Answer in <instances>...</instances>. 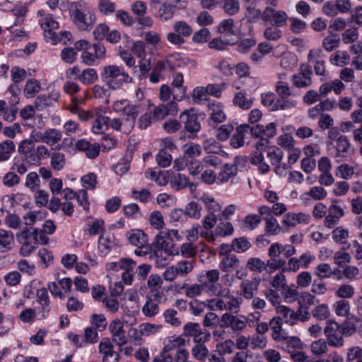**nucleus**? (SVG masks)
<instances>
[{
  "instance_id": "obj_1",
  "label": "nucleus",
  "mask_w": 362,
  "mask_h": 362,
  "mask_svg": "<svg viewBox=\"0 0 362 362\" xmlns=\"http://www.w3.org/2000/svg\"><path fill=\"white\" fill-rule=\"evenodd\" d=\"M182 236L177 229L166 228L160 230L154 239L156 257V264L158 267H163L168 262L167 256L177 254L175 250V241H181Z\"/></svg>"
},
{
  "instance_id": "obj_2",
  "label": "nucleus",
  "mask_w": 362,
  "mask_h": 362,
  "mask_svg": "<svg viewBox=\"0 0 362 362\" xmlns=\"http://www.w3.org/2000/svg\"><path fill=\"white\" fill-rule=\"evenodd\" d=\"M69 16L76 28L83 31L90 30L96 22V16L90 6L83 0L71 4Z\"/></svg>"
},
{
  "instance_id": "obj_3",
  "label": "nucleus",
  "mask_w": 362,
  "mask_h": 362,
  "mask_svg": "<svg viewBox=\"0 0 362 362\" xmlns=\"http://www.w3.org/2000/svg\"><path fill=\"white\" fill-rule=\"evenodd\" d=\"M101 78L105 84L112 90H117L124 83H130L132 78L122 66H105L101 73Z\"/></svg>"
},
{
  "instance_id": "obj_4",
  "label": "nucleus",
  "mask_w": 362,
  "mask_h": 362,
  "mask_svg": "<svg viewBox=\"0 0 362 362\" xmlns=\"http://www.w3.org/2000/svg\"><path fill=\"white\" fill-rule=\"evenodd\" d=\"M247 162L245 157L237 156L234 158L233 164L226 163L220 169L218 175V185L225 184L232 180L238 174V167Z\"/></svg>"
},
{
  "instance_id": "obj_5",
  "label": "nucleus",
  "mask_w": 362,
  "mask_h": 362,
  "mask_svg": "<svg viewBox=\"0 0 362 362\" xmlns=\"http://www.w3.org/2000/svg\"><path fill=\"white\" fill-rule=\"evenodd\" d=\"M37 16L38 23L44 31L46 40L48 41L50 37L54 38L55 30L59 28V23L51 13H47L45 10L38 11Z\"/></svg>"
},
{
  "instance_id": "obj_6",
  "label": "nucleus",
  "mask_w": 362,
  "mask_h": 362,
  "mask_svg": "<svg viewBox=\"0 0 362 362\" xmlns=\"http://www.w3.org/2000/svg\"><path fill=\"white\" fill-rule=\"evenodd\" d=\"M262 104L270 111L288 110L294 107L297 102L295 100L275 99V95L269 93L262 95Z\"/></svg>"
},
{
  "instance_id": "obj_7",
  "label": "nucleus",
  "mask_w": 362,
  "mask_h": 362,
  "mask_svg": "<svg viewBox=\"0 0 362 362\" xmlns=\"http://www.w3.org/2000/svg\"><path fill=\"white\" fill-rule=\"evenodd\" d=\"M288 18L286 11L267 6L262 11V20L264 23H270L281 28L286 25Z\"/></svg>"
},
{
  "instance_id": "obj_8",
  "label": "nucleus",
  "mask_w": 362,
  "mask_h": 362,
  "mask_svg": "<svg viewBox=\"0 0 362 362\" xmlns=\"http://www.w3.org/2000/svg\"><path fill=\"white\" fill-rule=\"evenodd\" d=\"M109 332L112 340L119 346H122L128 343L127 332L124 329V322L119 318L112 320L109 324Z\"/></svg>"
},
{
  "instance_id": "obj_9",
  "label": "nucleus",
  "mask_w": 362,
  "mask_h": 362,
  "mask_svg": "<svg viewBox=\"0 0 362 362\" xmlns=\"http://www.w3.org/2000/svg\"><path fill=\"white\" fill-rule=\"evenodd\" d=\"M213 296L223 297L225 299L226 310H229L234 313L239 312L243 300L241 298L232 296L229 288H222L221 286L214 292Z\"/></svg>"
},
{
  "instance_id": "obj_10",
  "label": "nucleus",
  "mask_w": 362,
  "mask_h": 362,
  "mask_svg": "<svg viewBox=\"0 0 362 362\" xmlns=\"http://www.w3.org/2000/svg\"><path fill=\"white\" fill-rule=\"evenodd\" d=\"M313 72L308 64H301L298 72L292 76L293 84L297 88H305L312 84Z\"/></svg>"
},
{
  "instance_id": "obj_11",
  "label": "nucleus",
  "mask_w": 362,
  "mask_h": 362,
  "mask_svg": "<svg viewBox=\"0 0 362 362\" xmlns=\"http://www.w3.org/2000/svg\"><path fill=\"white\" fill-rule=\"evenodd\" d=\"M16 236L18 243L22 245L19 250L20 255L23 257L29 256L37 247L33 233L26 229L18 233Z\"/></svg>"
},
{
  "instance_id": "obj_12",
  "label": "nucleus",
  "mask_w": 362,
  "mask_h": 362,
  "mask_svg": "<svg viewBox=\"0 0 362 362\" xmlns=\"http://www.w3.org/2000/svg\"><path fill=\"white\" fill-rule=\"evenodd\" d=\"M338 203L339 200H333L327 209L328 214L324 220V226L327 228H334L344 216V211Z\"/></svg>"
},
{
  "instance_id": "obj_13",
  "label": "nucleus",
  "mask_w": 362,
  "mask_h": 362,
  "mask_svg": "<svg viewBox=\"0 0 362 362\" xmlns=\"http://www.w3.org/2000/svg\"><path fill=\"white\" fill-rule=\"evenodd\" d=\"M324 332L327 337V343L329 346L333 347H340L344 344L342 334L337 323H328L325 328Z\"/></svg>"
},
{
  "instance_id": "obj_14",
  "label": "nucleus",
  "mask_w": 362,
  "mask_h": 362,
  "mask_svg": "<svg viewBox=\"0 0 362 362\" xmlns=\"http://www.w3.org/2000/svg\"><path fill=\"white\" fill-rule=\"evenodd\" d=\"M221 285H209L205 283L187 284L184 286L185 294L189 298H194L202 294L204 291H206L210 296H213L214 292L217 288H221Z\"/></svg>"
},
{
  "instance_id": "obj_15",
  "label": "nucleus",
  "mask_w": 362,
  "mask_h": 362,
  "mask_svg": "<svg viewBox=\"0 0 362 362\" xmlns=\"http://www.w3.org/2000/svg\"><path fill=\"white\" fill-rule=\"evenodd\" d=\"M105 48L100 44H94L90 46L88 50L83 52L81 58L83 62L88 64L92 65L98 59L103 58L105 55Z\"/></svg>"
},
{
  "instance_id": "obj_16",
  "label": "nucleus",
  "mask_w": 362,
  "mask_h": 362,
  "mask_svg": "<svg viewBox=\"0 0 362 362\" xmlns=\"http://www.w3.org/2000/svg\"><path fill=\"white\" fill-rule=\"evenodd\" d=\"M98 349L103 355L104 362H118L119 354L114 351V346L109 338H103L100 341Z\"/></svg>"
},
{
  "instance_id": "obj_17",
  "label": "nucleus",
  "mask_w": 362,
  "mask_h": 362,
  "mask_svg": "<svg viewBox=\"0 0 362 362\" xmlns=\"http://www.w3.org/2000/svg\"><path fill=\"white\" fill-rule=\"evenodd\" d=\"M327 196V192L321 186H314L307 192H304L300 196V201L304 204H309L311 201L320 202L325 199Z\"/></svg>"
},
{
  "instance_id": "obj_18",
  "label": "nucleus",
  "mask_w": 362,
  "mask_h": 362,
  "mask_svg": "<svg viewBox=\"0 0 362 362\" xmlns=\"http://www.w3.org/2000/svg\"><path fill=\"white\" fill-rule=\"evenodd\" d=\"M126 238L131 245L136 247L146 249V245L148 244V235L141 229L129 230L126 234Z\"/></svg>"
},
{
  "instance_id": "obj_19",
  "label": "nucleus",
  "mask_w": 362,
  "mask_h": 362,
  "mask_svg": "<svg viewBox=\"0 0 362 362\" xmlns=\"http://www.w3.org/2000/svg\"><path fill=\"white\" fill-rule=\"evenodd\" d=\"M117 245L116 240L113 234L103 233L98 242V251L100 256H107Z\"/></svg>"
},
{
  "instance_id": "obj_20",
  "label": "nucleus",
  "mask_w": 362,
  "mask_h": 362,
  "mask_svg": "<svg viewBox=\"0 0 362 362\" xmlns=\"http://www.w3.org/2000/svg\"><path fill=\"white\" fill-rule=\"evenodd\" d=\"M310 219L311 217L308 214L289 212L285 214L282 223L286 226L295 227L298 224H308Z\"/></svg>"
},
{
  "instance_id": "obj_21",
  "label": "nucleus",
  "mask_w": 362,
  "mask_h": 362,
  "mask_svg": "<svg viewBox=\"0 0 362 362\" xmlns=\"http://www.w3.org/2000/svg\"><path fill=\"white\" fill-rule=\"evenodd\" d=\"M180 119L185 124L187 132L196 133L200 130L201 126L197 116L192 110H185L180 115Z\"/></svg>"
},
{
  "instance_id": "obj_22",
  "label": "nucleus",
  "mask_w": 362,
  "mask_h": 362,
  "mask_svg": "<svg viewBox=\"0 0 362 362\" xmlns=\"http://www.w3.org/2000/svg\"><path fill=\"white\" fill-rule=\"evenodd\" d=\"M186 340L182 336L173 335L168 337L163 340V348L160 351L163 354H170L174 350H178L185 346Z\"/></svg>"
},
{
  "instance_id": "obj_23",
  "label": "nucleus",
  "mask_w": 362,
  "mask_h": 362,
  "mask_svg": "<svg viewBox=\"0 0 362 362\" xmlns=\"http://www.w3.org/2000/svg\"><path fill=\"white\" fill-rule=\"evenodd\" d=\"M177 105L173 101L167 104H160L153 110V117L158 120H162L168 115H175L177 113Z\"/></svg>"
},
{
  "instance_id": "obj_24",
  "label": "nucleus",
  "mask_w": 362,
  "mask_h": 362,
  "mask_svg": "<svg viewBox=\"0 0 362 362\" xmlns=\"http://www.w3.org/2000/svg\"><path fill=\"white\" fill-rule=\"evenodd\" d=\"M259 284L258 280H243L240 285L241 295L247 300L253 298L258 290Z\"/></svg>"
},
{
  "instance_id": "obj_25",
  "label": "nucleus",
  "mask_w": 362,
  "mask_h": 362,
  "mask_svg": "<svg viewBox=\"0 0 362 362\" xmlns=\"http://www.w3.org/2000/svg\"><path fill=\"white\" fill-rule=\"evenodd\" d=\"M335 158H346L351 154V144L346 136L341 137V139L336 142ZM341 159L337 160L340 161Z\"/></svg>"
},
{
  "instance_id": "obj_26",
  "label": "nucleus",
  "mask_w": 362,
  "mask_h": 362,
  "mask_svg": "<svg viewBox=\"0 0 362 362\" xmlns=\"http://www.w3.org/2000/svg\"><path fill=\"white\" fill-rule=\"evenodd\" d=\"M285 338L282 339L281 348L288 354L293 353L296 350H301L303 347L302 341L297 337H290L287 333L284 334Z\"/></svg>"
},
{
  "instance_id": "obj_27",
  "label": "nucleus",
  "mask_w": 362,
  "mask_h": 362,
  "mask_svg": "<svg viewBox=\"0 0 362 362\" xmlns=\"http://www.w3.org/2000/svg\"><path fill=\"white\" fill-rule=\"evenodd\" d=\"M136 262L130 258H121L117 262H110L105 264V269L108 272H119L135 268Z\"/></svg>"
},
{
  "instance_id": "obj_28",
  "label": "nucleus",
  "mask_w": 362,
  "mask_h": 362,
  "mask_svg": "<svg viewBox=\"0 0 362 362\" xmlns=\"http://www.w3.org/2000/svg\"><path fill=\"white\" fill-rule=\"evenodd\" d=\"M134 127V124H133V120H128L124 117L121 118H114L111 119L110 122V127L112 129L124 134H129L132 131Z\"/></svg>"
},
{
  "instance_id": "obj_29",
  "label": "nucleus",
  "mask_w": 362,
  "mask_h": 362,
  "mask_svg": "<svg viewBox=\"0 0 362 362\" xmlns=\"http://www.w3.org/2000/svg\"><path fill=\"white\" fill-rule=\"evenodd\" d=\"M15 244L13 233L3 228L0 229V253L11 250Z\"/></svg>"
},
{
  "instance_id": "obj_30",
  "label": "nucleus",
  "mask_w": 362,
  "mask_h": 362,
  "mask_svg": "<svg viewBox=\"0 0 362 362\" xmlns=\"http://www.w3.org/2000/svg\"><path fill=\"white\" fill-rule=\"evenodd\" d=\"M283 320L280 316L274 317L269 321V326L272 330V337L275 341H280L285 338L286 332L282 328Z\"/></svg>"
},
{
  "instance_id": "obj_31",
  "label": "nucleus",
  "mask_w": 362,
  "mask_h": 362,
  "mask_svg": "<svg viewBox=\"0 0 362 362\" xmlns=\"http://www.w3.org/2000/svg\"><path fill=\"white\" fill-rule=\"evenodd\" d=\"M249 128L250 125L248 124H242L236 128L235 133L230 141V145L233 148H238L244 146L245 133Z\"/></svg>"
},
{
  "instance_id": "obj_32",
  "label": "nucleus",
  "mask_w": 362,
  "mask_h": 362,
  "mask_svg": "<svg viewBox=\"0 0 362 362\" xmlns=\"http://www.w3.org/2000/svg\"><path fill=\"white\" fill-rule=\"evenodd\" d=\"M37 300L42 307L41 316L45 318L50 311V302L47 288H39L37 291Z\"/></svg>"
},
{
  "instance_id": "obj_33",
  "label": "nucleus",
  "mask_w": 362,
  "mask_h": 362,
  "mask_svg": "<svg viewBox=\"0 0 362 362\" xmlns=\"http://www.w3.org/2000/svg\"><path fill=\"white\" fill-rule=\"evenodd\" d=\"M276 312L281 319L284 320V322L290 325H294L296 324V315L297 313L293 310L291 309L286 305H278L276 308Z\"/></svg>"
},
{
  "instance_id": "obj_34",
  "label": "nucleus",
  "mask_w": 362,
  "mask_h": 362,
  "mask_svg": "<svg viewBox=\"0 0 362 362\" xmlns=\"http://www.w3.org/2000/svg\"><path fill=\"white\" fill-rule=\"evenodd\" d=\"M198 199L204 204L206 209L210 214L218 212L221 209V205L209 193H203Z\"/></svg>"
},
{
  "instance_id": "obj_35",
  "label": "nucleus",
  "mask_w": 362,
  "mask_h": 362,
  "mask_svg": "<svg viewBox=\"0 0 362 362\" xmlns=\"http://www.w3.org/2000/svg\"><path fill=\"white\" fill-rule=\"evenodd\" d=\"M175 11V5L164 2L159 7L156 16L162 22H166L173 18Z\"/></svg>"
},
{
  "instance_id": "obj_36",
  "label": "nucleus",
  "mask_w": 362,
  "mask_h": 362,
  "mask_svg": "<svg viewBox=\"0 0 362 362\" xmlns=\"http://www.w3.org/2000/svg\"><path fill=\"white\" fill-rule=\"evenodd\" d=\"M263 152L255 151L250 155V162L252 164L258 165V170L262 174H265L269 171V165L264 161Z\"/></svg>"
},
{
  "instance_id": "obj_37",
  "label": "nucleus",
  "mask_w": 362,
  "mask_h": 362,
  "mask_svg": "<svg viewBox=\"0 0 362 362\" xmlns=\"http://www.w3.org/2000/svg\"><path fill=\"white\" fill-rule=\"evenodd\" d=\"M329 62L337 66H344L349 64L350 56L346 51L337 50L331 54Z\"/></svg>"
},
{
  "instance_id": "obj_38",
  "label": "nucleus",
  "mask_w": 362,
  "mask_h": 362,
  "mask_svg": "<svg viewBox=\"0 0 362 362\" xmlns=\"http://www.w3.org/2000/svg\"><path fill=\"white\" fill-rule=\"evenodd\" d=\"M45 211H30L25 213L23 216V223L26 226H33L37 222L42 221L46 217Z\"/></svg>"
},
{
  "instance_id": "obj_39",
  "label": "nucleus",
  "mask_w": 362,
  "mask_h": 362,
  "mask_svg": "<svg viewBox=\"0 0 362 362\" xmlns=\"http://www.w3.org/2000/svg\"><path fill=\"white\" fill-rule=\"evenodd\" d=\"M220 278V272L218 269H211L202 273L197 276L199 283H205L209 285H218L216 284Z\"/></svg>"
},
{
  "instance_id": "obj_40",
  "label": "nucleus",
  "mask_w": 362,
  "mask_h": 362,
  "mask_svg": "<svg viewBox=\"0 0 362 362\" xmlns=\"http://www.w3.org/2000/svg\"><path fill=\"white\" fill-rule=\"evenodd\" d=\"M41 90L40 83L35 78L28 79L23 88L24 95L27 98H33Z\"/></svg>"
},
{
  "instance_id": "obj_41",
  "label": "nucleus",
  "mask_w": 362,
  "mask_h": 362,
  "mask_svg": "<svg viewBox=\"0 0 362 362\" xmlns=\"http://www.w3.org/2000/svg\"><path fill=\"white\" fill-rule=\"evenodd\" d=\"M62 138V134L60 130L49 128L44 132L43 143L52 146L60 141Z\"/></svg>"
},
{
  "instance_id": "obj_42",
  "label": "nucleus",
  "mask_w": 362,
  "mask_h": 362,
  "mask_svg": "<svg viewBox=\"0 0 362 362\" xmlns=\"http://www.w3.org/2000/svg\"><path fill=\"white\" fill-rule=\"evenodd\" d=\"M239 259L235 255H228L223 257L219 263V269L223 272H228L238 267Z\"/></svg>"
},
{
  "instance_id": "obj_43",
  "label": "nucleus",
  "mask_w": 362,
  "mask_h": 362,
  "mask_svg": "<svg viewBox=\"0 0 362 362\" xmlns=\"http://www.w3.org/2000/svg\"><path fill=\"white\" fill-rule=\"evenodd\" d=\"M50 165L56 171H60L66 165V157L63 153L55 151L50 154Z\"/></svg>"
},
{
  "instance_id": "obj_44",
  "label": "nucleus",
  "mask_w": 362,
  "mask_h": 362,
  "mask_svg": "<svg viewBox=\"0 0 362 362\" xmlns=\"http://www.w3.org/2000/svg\"><path fill=\"white\" fill-rule=\"evenodd\" d=\"M111 119L108 117L95 118L92 127L93 133L100 134L106 132L110 127Z\"/></svg>"
},
{
  "instance_id": "obj_45",
  "label": "nucleus",
  "mask_w": 362,
  "mask_h": 362,
  "mask_svg": "<svg viewBox=\"0 0 362 362\" xmlns=\"http://www.w3.org/2000/svg\"><path fill=\"white\" fill-rule=\"evenodd\" d=\"M210 117L216 123L223 122L226 119V115L223 111L222 105L218 104H211L209 106Z\"/></svg>"
},
{
  "instance_id": "obj_46",
  "label": "nucleus",
  "mask_w": 362,
  "mask_h": 362,
  "mask_svg": "<svg viewBox=\"0 0 362 362\" xmlns=\"http://www.w3.org/2000/svg\"><path fill=\"white\" fill-rule=\"evenodd\" d=\"M325 339H320L313 341L310 344V351L316 356H322L327 354L328 346Z\"/></svg>"
},
{
  "instance_id": "obj_47",
  "label": "nucleus",
  "mask_w": 362,
  "mask_h": 362,
  "mask_svg": "<svg viewBox=\"0 0 362 362\" xmlns=\"http://www.w3.org/2000/svg\"><path fill=\"white\" fill-rule=\"evenodd\" d=\"M143 107L140 104H132L129 103L126 106L125 111L124 112V117L128 120L132 119L133 124H135V121L141 112H143Z\"/></svg>"
},
{
  "instance_id": "obj_48",
  "label": "nucleus",
  "mask_w": 362,
  "mask_h": 362,
  "mask_svg": "<svg viewBox=\"0 0 362 362\" xmlns=\"http://www.w3.org/2000/svg\"><path fill=\"white\" fill-rule=\"evenodd\" d=\"M15 149L16 146L12 141L6 140L4 141L0 146V162L8 160Z\"/></svg>"
},
{
  "instance_id": "obj_49",
  "label": "nucleus",
  "mask_w": 362,
  "mask_h": 362,
  "mask_svg": "<svg viewBox=\"0 0 362 362\" xmlns=\"http://www.w3.org/2000/svg\"><path fill=\"white\" fill-rule=\"evenodd\" d=\"M148 221L151 227L156 230L163 229L165 226L164 217L159 211H152L149 215Z\"/></svg>"
},
{
  "instance_id": "obj_50",
  "label": "nucleus",
  "mask_w": 362,
  "mask_h": 362,
  "mask_svg": "<svg viewBox=\"0 0 362 362\" xmlns=\"http://www.w3.org/2000/svg\"><path fill=\"white\" fill-rule=\"evenodd\" d=\"M159 305L154 300L147 297L146 301L142 308L143 314L147 317H153L159 313Z\"/></svg>"
},
{
  "instance_id": "obj_51",
  "label": "nucleus",
  "mask_w": 362,
  "mask_h": 362,
  "mask_svg": "<svg viewBox=\"0 0 362 362\" xmlns=\"http://www.w3.org/2000/svg\"><path fill=\"white\" fill-rule=\"evenodd\" d=\"M356 167L351 166L347 163H343L339 165L336 170V175L342 179H351L354 174H356Z\"/></svg>"
},
{
  "instance_id": "obj_52",
  "label": "nucleus",
  "mask_w": 362,
  "mask_h": 362,
  "mask_svg": "<svg viewBox=\"0 0 362 362\" xmlns=\"http://www.w3.org/2000/svg\"><path fill=\"white\" fill-rule=\"evenodd\" d=\"M282 35L283 33L280 27L272 24L267 26L263 32L264 37L270 41H277L282 37Z\"/></svg>"
},
{
  "instance_id": "obj_53",
  "label": "nucleus",
  "mask_w": 362,
  "mask_h": 362,
  "mask_svg": "<svg viewBox=\"0 0 362 362\" xmlns=\"http://www.w3.org/2000/svg\"><path fill=\"white\" fill-rule=\"evenodd\" d=\"M185 212L187 215V218L192 219H199L202 216L201 211L202 206L195 202H189L185 207Z\"/></svg>"
},
{
  "instance_id": "obj_54",
  "label": "nucleus",
  "mask_w": 362,
  "mask_h": 362,
  "mask_svg": "<svg viewBox=\"0 0 362 362\" xmlns=\"http://www.w3.org/2000/svg\"><path fill=\"white\" fill-rule=\"evenodd\" d=\"M81 183L83 189L94 190L98 185L97 175L93 173H89L81 177Z\"/></svg>"
},
{
  "instance_id": "obj_55",
  "label": "nucleus",
  "mask_w": 362,
  "mask_h": 362,
  "mask_svg": "<svg viewBox=\"0 0 362 362\" xmlns=\"http://www.w3.org/2000/svg\"><path fill=\"white\" fill-rule=\"evenodd\" d=\"M140 332L142 337H150L159 332L162 328L160 325L144 322L139 325Z\"/></svg>"
},
{
  "instance_id": "obj_56",
  "label": "nucleus",
  "mask_w": 362,
  "mask_h": 362,
  "mask_svg": "<svg viewBox=\"0 0 362 362\" xmlns=\"http://www.w3.org/2000/svg\"><path fill=\"white\" fill-rule=\"evenodd\" d=\"M77 79L83 84H91L98 79V74L94 69L88 68L78 76Z\"/></svg>"
},
{
  "instance_id": "obj_57",
  "label": "nucleus",
  "mask_w": 362,
  "mask_h": 362,
  "mask_svg": "<svg viewBox=\"0 0 362 362\" xmlns=\"http://www.w3.org/2000/svg\"><path fill=\"white\" fill-rule=\"evenodd\" d=\"M349 237V230L342 226L335 228L332 232V238L337 243L344 244Z\"/></svg>"
},
{
  "instance_id": "obj_58",
  "label": "nucleus",
  "mask_w": 362,
  "mask_h": 362,
  "mask_svg": "<svg viewBox=\"0 0 362 362\" xmlns=\"http://www.w3.org/2000/svg\"><path fill=\"white\" fill-rule=\"evenodd\" d=\"M233 104L242 110H248L252 105V100L247 98L244 93L238 92L234 96Z\"/></svg>"
},
{
  "instance_id": "obj_59",
  "label": "nucleus",
  "mask_w": 362,
  "mask_h": 362,
  "mask_svg": "<svg viewBox=\"0 0 362 362\" xmlns=\"http://www.w3.org/2000/svg\"><path fill=\"white\" fill-rule=\"evenodd\" d=\"M194 264L193 260H182L178 262L175 266L179 276H186L194 269Z\"/></svg>"
},
{
  "instance_id": "obj_60",
  "label": "nucleus",
  "mask_w": 362,
  "mask_h": 362,
  "mask_svg": "<svg viewBox=\"0 0 362 362\" xmlns=\"http://www.w3.org/2000/svg\"><path fill=\"white\" fill-rule=\"evenodd\" d=\"M298 63L297 57L291 52L284 54L280 61V66L286 70H291L296 66Z\"/></svg>"
},
{
  "instance_id": "obj_61",
  "label": "nucleus",
  "mask_w": 362,
  "mask_h": 362,
  "mask_svg": "<svg viewBox=\"0 0 362 362\" xmlns=\"http://www.w3.org/2000/svg\"><path fill=\"white\" fill-rule=\"evenodd\" d=\"M288 21L290 22L289 29L294 34H300L307 28L306 23L297 17L288 18Z\"/></svg>"
},
{
  "instance_id": "obj_62",
  "label": "nucleus",
  "mask_w": 362,
  "mask_h": 362,
  "mask_svg": "<svg viewBox=\"0 0 362 362\" xmlns=\"http://www.w3.org/2000/svg\"><path fill=\"white\" fill-rule=\"evenodd\" d=\"M264 221L266 232L272 235L279 233L281 227L276 218L272 216H269L264 218Z\"/></svg>"
},
{
  "instance_id": "obj_63",
  "label": "nucleus",
  "mask_w": 362,
  "mask_h": 362,
  "mask_svg": "<svg viewBox=\"0 0 362 362\" xmlns=\"http://www.w3.org/2000/svg\"><path fill=\"white\" fill-rule=\"evenodd\" d=\"M312 315L318 320H325L330 315V310L327 304L322 303L317 305L312 310Z\"/></svg>"
},
{
  "instance_id": "obj_64",
  "label": "nucleus",
  "mask_w": 362,
  "mask_h": 362,
  "mask_svg": "<svg viewBox=\"0 0 362 362\" xmlns=\"http://www.w3.org/2000/svg\"><path fill=\"white\" fill-rule=\"evenodd\" d=\"M267 156L271 164L275 165L281 163L284 158V152L279 148L272 146L269 148Z\"/></svg>"
}]
</instances>
